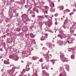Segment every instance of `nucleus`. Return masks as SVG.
<instances>
[{
	"mask_svg": "<svg viewBox=\"0 0 76 76\" xmlns=\"http://www.w3.org/2000/svg\"><path fill=\"white\" fill-rule=\"evenodd\" d=\"M64 12H70V10H69L68 9H66L64 10Z\"/></svg>",
	"mask_w": 76,
	"mask_h": 76,
	"instance_id": "nucleus-9",
	"label": "nucleus"
},
{
	"mask_svg": "<svg viewBox=\"0 0 76 76\" xmlns=\"http://www.w3.org/2000/svg\"><path fill=\"white\" fill-rule=\"evenodd\" d=\"M40 39L41 41H42V40H44V39H43V37H41Z\"/></svg>",
	"mask_w": 76,
	"mask_h": 76,
	"instance_id": "nucleus-14",
	"label": "nucleus"
},
{
	"mask_svg": "<svg viewBox=\"0 0 76 76\" xmlns=\"http://www.w3.org/2000/svg\"><path fill=\"white\" fill-rule=\"evenodd\" d=\"M73 11H74V10H73Z\"/></svg>",
	"mask_w": 76,
	"mask_h": 76,
	"instance_id": "nucleus-30",
	"label": "nucleus"
},
{
	"mask_svg": "<svg viewBox=\"0 0 76 76\" xmlns=\"http://www.w3.org/2000/svg\"><path fill=\"white\" fill-rule=\"evenodd\" d=\"M55 25H57V23L55 22Z\"/></svg>",
	"mask_w": 76,
	"mask_h": 76,
	"instance_id": "nucleus-19",
	"label": "nucleus"
},
{
	"mask_svg": "<svg viewBox=\"0 0 76 76\" xmlns=\"http://www.w3.org/2000/svg\"><path fill=\"white\" fill-rule=\"evenodd\" d=\"M73 12H72L69 14V15H73Z\"/></svg>",
	"mask_w": 76,
	"mask_h": 76,
	"instance_id": "nucleus-15",
	"label": "nucleus"
},
{
	"mask_svg": "<svg viewBox=\"0 0 76 76\" xmlns=\"http://www.w3.org/2000/svg\"><path fill=\"white\" fill-rule=\"evenodd\" d=\"M51 69H53V68H51Z\"/></svg>",
	"mask_w": 76,
	"mask_h": 76,
	"instance_id": "nucleus-28",
	"label": "nucleus"
},
{
	"mask_svg": "<svg viewBox=\"0 0 76 76\" xmlns=\"http://www.w3.org/2000/svg\"><path fill=\"white\" fill-rule=\"evenodd\" d=\"M74 50V49L73 48H71L70 49V50H68L69 51H73L72 52V53L73 54H75V52L74 51H73Z\"/></svg>",
	"mask_w": 76,
	"mask_h": 76,
	"instance_id": "nucleus-2",
	"label": "nucleus"
},
{
	"mask_svg": "<svg viewBox=\"0 0 76 76\" xmlns=\"http://www.w3.org/2000/svg\"><path fill=\"white\" fill-rule=\"evenodd\" d=\"M57 16H58V14H56L55 15V16H56V17H57Z\"/></svg>",
	"mask_w": 76,
	"mask_h": 76,
	"instance_id": "nucleus-17",
	"label": "nucleus"
},
{
	"mask_svg": "<svg viewBox=\"0 0 76 76\" xmlns=\"http://www.w3.org/2000/svg\"><path fill=\"white\" fill-rule=\"evenodd\" d=\"M6 62H7L6 61H4V64H9L10 63H9V62H7V63H6Z\"/></svg>",
	"mask_w": 76,
	"mask_h": 76,
	"instance_id": "nucleus-5",
	"label": "nucleus"
},
{
	"mask_svg": "<svg viewBox=\"0 0 76 76\" xmlns=\"http://www.w3.org/2000/svg\"><path fill=\"white\" fill-rule=\"evenodd\" d=\"M30 69V68H28V69H27V68L26 69V70L27 71H28V70Z\"/></svg>",
	"mask_w": 76,
	"mask_h": 76,
	"instance_id": "nucleus-13",
	"label": "nucleus"
},
{
	"mask_svg": "<svg viewBox=\"0 0 76 76\" xmlns=\"http://www.w3.org/2000/svg\"><path fill=\"white\" fill-rule=\"evenodd\" d=\"M60 76H64V74L61 73L60 75H59Z\"/></svg>",
	"mask_w": 76,
	"mask_h": 76,
	"instance_id": "nucleus-7",
	"label": "nucleus"
},
{
	"mask_svg": "<svg viewBox=\"0 0 76 76\" xmlns=\"http://www.w3.org/2000/svg\"><path fill=\"white\" fill-rule=\"evenodd\" d=\"M71 58L73 59V58H75V56L73 55H72L71 56Z\"/></svg>",
	"mask_w": 76,
	"mask_h": 76,
	"instance_id": "nucleus-10",
	"label": "nucleus"
},
{
	"mask_svg": "<svg viewBox=\"0 0 76 76\" xmlns=\"http://www.w3.org/2000/svg\"><path fill=\"white\" fill-rule=\"evenodd\" d=\"M56 22H57V20H56Z\"/></svg>",
	"mask_w": 76,
	"mask_h": 76,
	"instance_id": "nucleus-25",
	"label": "nucleus"
},
{
	"mask_svg": "<svg viewBox=\"0 0 76 76\" xmlns=\"http://www.w3.org/2000/svg\"><path fill=\"white\" fill-rule=\"evenodd\" d=\"M45 36L44 37V38H45L46 37V38H47V37L48 35L47 34H45Z\"/></svg>",
	"mask_w": 76,
	"mask_h": 76,
	"instance_id": "nucleus-11",
	"label": "nucleus"
},
{
	"mask_svg": "<svg viewBox=\"0 0 76 76\" xmlns=\"http://www.w3.org/2000/svg\"><path fill=\"white\" fill-rule=\"evenodd\" d=\"M59 8L61 10H63V9L64 8L63 6H59Z\"/></svg>",
	"mask_w": 76,
	"mask_h": 76,
	"instance_id": "nucleus-3",
	"label": "nucleus"
},
{
	"mask_svg": "<svg viewBox=\"0 0 76 76\" xmlns=\"http://www.w3.org/2000/svg\"><path fill=\"white\" fill-rule=\"evenodd\" d=\"M61 60L62 61H69V60L63 57H61Z\"/></svg>",
	"mask_w": 76,
	"mask_h": 76,
	"instance_id": "nucleus-1",
	"label": "nucleus"
},
{
	"mask_svg": "<svg viewBox=\"0 0 76 76\" xmlns=\"http://www.w3.org/2000/svg\"><path fill=\"white\" fill-rule=\"evenodd\" d=\"M54 12H55V11L54 10Z\"/></svg>",
	"mask_w": 76,
	"mask_h": 76,
	"instance_id": "nucleus-26",
	"label": "nucleus"
},
{
	"mask_svg": "<svg viewBox=\"0 0 76 76\" xmlns=\"http://www.w3.org/2000/svg\"><path fill=\"white\" fill-rule=\"evenodd\" d=\"M42 67H44L45 66H43V64H42Z\"/></svg>",
	"mask_w": 76,
	"mask_h": 76,
	"instance_id": "nucleus-18",
	"label": "nucleus"
},
{
	"mask_svg": "<svg viewBox=\"0 0 76 76\" xmlns=\"http://www.w3.org/2000/svg\"><path fill=\"white\" fill-rule=\"evenodd\" d=\"M53 16H53V15L52 16V17H53Z\"/></svg>",
	"mask_w": 76,
	"mask_h": 76,
	"instance_id": "nucleus-23",
	"label": "nucleus"
},
{
	"mask_svg": "<svg viewBox=\"0 0 76 76\" xmlns=\"http://www.w3.org/2000/svg\"><path fill=\"white\" fill-rule=\"evenodd\" d=\"M67 42H68L69 44V41H67Z\"/></svg>",
	"mask_w": 76,
	"mask_h": 76,
	"instance_id": "nucleus-20",
	"label": "nucleus"
},
{
	"mask_svg": "<svg viewBox=\"0 0 76 76\" xmlns=\"http://www.w3.org/2000/svg\"><path fill=\"white\" fill-rule=\"evenodd\" d=\"M45 9H47V10H48V9H49V8L47 6H45Z\"/></svg>",
	"mask_w": 76,
	"mask_h": 76,
	"instance_id": "nucleus-6",
	"label": "nucleus"
},
{
	"mask_svg": "<svg viewBox=\"0 0 76 76\" xmlns=\"http://www.w3.org/2000/svg\"><path fill=\"white\" fill-rule=\"evenodd\" d=\"M39 61L40 62H42L43 61V60L42 59H41Z\"/></svg>",
	"mask_w": 76,
	"mask_h": 76,
	"instance_id": "nucleus-12",
	"label": "nucleus"
},
{
	"mask_svg": "<svg viewBox=\"0 0 76 76\" xmlns=\"http://www.w3.org/2000/svg\"><path fill=\"white\" fill-rule=\"evenodd\" d=\"M43 74L45 75H47V73H46V72L45 70L43 71Z\"/></svg>",
	"mask_w": 76,
	"mask_h": 76,
	"instance_id": "nucleus-4",
	"label": "nucleus"
},
{
	"mask_svg": "<svg viewBox=\"0 0 76 76\" xmlns=\"http://www.w3.org/2000/svg\"><path fill=\"white\" fill-rule=\"evenodd\" d=\"M22 63H23V61H22Z\"/></svg>",
	"mask_w": 76,
	"mask_h": 76,
	"instance_id": "nucleus-24",
	"label": "nucleus"
},
{
	"mask_svg": "<svg viewBox=\"0 0 76 76\" xmlns=\"http://www.w3.org/2000/svg\"><path fill=\"white\" fill-rule=\"evenodd\" d=\"M7 62H6V63H7V61H6Z\"/></svg>",
	"mask_w": 76,
	"mask_h": 76,
	"instance_id": "nucleus-22",
	"label": "nucleus"
},
{
	"mask_svg": "<svg viewBox=\"0 0 76 76\" xmlns=\"http://www.w3.org/2000/svg\"><path fill=\"white\" fill-rule=\"evenodd\" d=\"M64 28H65V27H64Z\"/></svg>",
	"mask_w": 76,
	"mask_h": 76,
	"instance_id": "nucleus-27",
	"label": "nucleus"
},
{
	"mask_svg": "<svg viewBox=\"0 0 76 76\" xmlns=\"http://www.w3.org/2000/svg\"><path fill=\"white\" fill-rule=\"evenodd\" d=\"M60 70H63V68L61 67H60Z\"/></svg>",
	"mask_w": 76,
	"mask_h": 76,
	"instance_id": "nucleus-16",
	"label": "nucleus"
},
{
	"mask_svg": "<svg viewBox=\"0 0 76 76\" xmlns=\"http://www.w3.org/2000/svg\"><path fill=\"white\" fill-rule=\"evenodd\" d=\"M46 14H47V13H48L47 12H46Z\"/></svg>",
	"mask_w": 76,
	"mask_h": 76,
	"instance_id": "nucleus-21",
	"label": "nucleus"
},
{
	"mask_svg": "<svg viewBox=\"0 0 76 76\" xmlns=\"http://www.w3.org/2000/svg\"><path fill=\"white\" fill-rule=\"evenodd\" d=\"M50 61V62H52V61L53 62V64H54V63H54V62L53 63L54 61H55V60H54V59H53L52 60H51Z\"/></svg>",
	"mask_w": 76,
	"mask_h": 76,
	"instance_id": "nucleus-8",
	"label": "nucleus"
},
{
	"mask_svg": "<svg viewBox=\"0 0 76 76\" xmlns=\"http://www.w3.org/2000/svg\"><path fill=\"white\" fill-rule=\"evenodd\" d=\"M42 69H43V68H42Z\"/></svg>",
	"mask_w": 76,
	"mask_h": 76,
	"instance_id": "nucleus-29",
	"label": "nucleus"
}]
</instances>
